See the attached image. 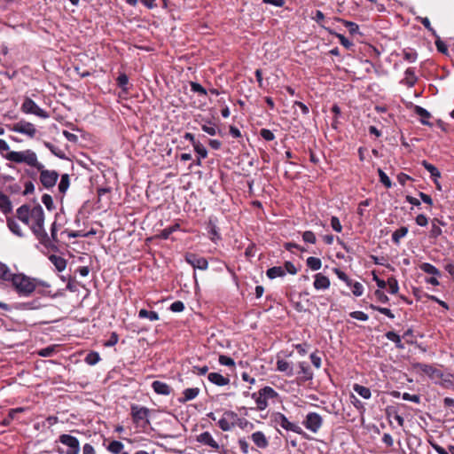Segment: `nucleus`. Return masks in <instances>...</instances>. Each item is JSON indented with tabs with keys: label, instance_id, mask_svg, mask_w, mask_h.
<instances>
[{
	"label": "nucleus",
	"instance_id": "nucleus-1",
	"mask_svg": "<svg viewBox=\"0 0 454 454\" xmlns=\"http://www.w3.org/2000/svg\"><path fill=\"white\" fill-rule=\"evenodd\" d=\"M17 217L23 223L29 226L32 232L44 247L56 250L55 246L44 229V212L40 205L30 207L23 205L17 209Z\"/></svg>",
	"mask_w": 454,
	"mask_h": 454
},
{
	"label": "nucleus",
	"instance_id": "nucleus-2",
	"mask_svg": "<svg viewBox=\"0 0 454 454\" xmlns=\"http://www.w3.org/2000/svg\"><path fill=\"white\" fill-rule=\"evenodd\" d=\"M9 283L19 296L28 297L36 288L37 278L28 277L23 273H14Z\"/></svg>",
	"mask_w": 454,
	"mask_h": 454
},
{
	"label": "nucleus",
	"instance_id": "nucleus-3",
	"mask_svg": "<svg viewBox=\"0 0 454 454\" xmlns=\"http://www.w3.org/2000/svg\"><path fill=\"white\" fill-rule=\"evenodd\" d=\"M4 158L17 164L24 163L35 169L42 168L43 167V163L39 161L37 154L30 149L9 152L4 155Z\"/></svg>",
	"mask_w": 454,
	"mask_h": 454
},
{
	"label": "nucleus",
	"instance_id": "nucleus-4",
	"mask_svg": "<svg viewBox=\"0 0 454 454\" xmlns=\"http://www.w3.org/2000/svg\"><path fill=\"white\" fill-rule=\"evenodd\" d=\"M278 396V392L275 391L271 387H264L257 393H254L252 395V398L254 400L259 411L265 410L268 407L269 400L275 399Z\"/></svg>",
	"mask_w": 454,
	"mask_h": 454
},
{
	"label": "nucleus",
	"instance_id": "nucleus-5",
	"mask_svg": "<svg viewBox=\"0 0 454 454\" xmlns=\"http://www.w3.org/2000/svg\"><path fill=\"white\" fill-rule=\"evenodd\" d=\"M20 109L22 113L26 114H34L42 119H48L50 117V114L47 111L41 108L33 99L28 97L25 98Z\"/></svg>",
	"mask_w": 454,
	"mask_h": 454
},
{
	"label": "nucleus",
	"instance_id": "nucleus-6",
	"mask_svg": "<svg viewBox=\"0 0 454 454\" xmlns=\"http://www.w3.org/2000/svg\"><path fill=\"white\" fill-rule=\"evenodd\" d=\"M36 170L40 173V183L45 189H51L56 185L59 176L56 170L46 169L43 164L42 168Z\"/></svg>",
	"mask_w": 454,
	"mask_h": 454
},
{
	"label": "nucleus",
	"instance_id": "nucleus-7",
	"mask_svg": "<svg viewBox=\"0 0 454 454\" xmlns=\"http://www.w3.org/2000/svg\"><path fill=\"white\" fill-rule=\"evenodd\" d=\"M272 419L276 426L281 427L286 431H291L299 434L303 433L300 426L289 421L288 419L281 412L274 413L272 415Z\"/></svg>",
	"mask_w": 454,
	"mask_h": 454
},
{
	"label": "nucleus",
	"instance_id": "nucleus-8",
	"mask_svg": "<svg viewBox=\"0 0 454 454\" xmlns=\"http://www.w3.org/2000/svg\"><path fill=\"white\" fill-rule=\"evenodd\" d=\"M302 424L309 431L317 433L322 427L323 419L321 415L317 412H309Z\"/></svg>",
	"mask_w": 454,
	"mask_h": 454
},
{
	"label": "nucleus",
	"instance_id": "nucleus-9",
	"mask_svg": "<svg viewBox=\"0 0 454 454\" xmlns=\"http://www.w3.org/2000/svg\"><path fill=\"white\" fill-rule=\"evenodd\" d=\"M238 420V414L232 411H226L223 412L221 419H218V427L223 431H230L235 427Z\"/></svg>",
	"mask_w": 454,
	"mask_h": 454
},
{
	"label": "nucleus",
	"instance_id": "nucleus-10",
	"mask_svg": "<svg viewBox=\"0 0 454 454\" xmlns=\"http://www.w3.org/2000/svg\"><path fill=\"white\" fill-rule=\"evenodd\" d=\"M12 130L27 136L30 138L35 137L37 129L35 126L27 121H20L13 124Z\"/></svg>",
	"mask_w": 454,
	"mask_h": 454
},
{
	"label": "nucleus",
	"instance_id": "nucleus-11",
	"mask_svg": "<svg viewBox=\"0 0 454 454\" xmlns=\"http://www.w3.org/2000/svg\"><path fill=\"white\" fill-rule=\"evenodd\" d=\"M59 440L62 444L69 448L66 454H79L80 442L76 437L70 434H63L59 436Z\"/></svg>",
	"mask_w": 454,
	"mask_h": 454
},
{
	"label": "nucleus",
	"instance_id": "nucleus-12",
	"mask_svg": "<svg viewBox=\"0 0 454 454\" xmlns=\"http://www.w3.org/2000/svg\"><path fill=\"white\" fill-rule=\"evenodd\" d=\"M413 366L417 371L427 374L430 379L434 380H441L443 376L440 370L430 364L417 363Z\"/></svg>",
	"mask_w": 454,
	"mask_h": 454
},
{
	"label": "nucleus",
	"instance_id": "nucleus-13",
	"mask_svg": "<svg viewBox=\"0 0 454 454\" xmlns=\"http://www.w3.org/2000/svg\"><path fill=\"white\" fill-rule=\"evenodd\" d=\"M149 413H150V411L146 407H138L136 405L131 407V415L133 418V421L135 423L144 422L145 424L148 425L149 424V419H148Z\"/></svg>",
	"mask_w": 454,
	"mask_h": 454
},
{
	"label": "nucleus",
	"instance_id": "nucleus-14",
	"mask_svg": "<svg viewBox=\"0 0 454 454\" xmlns=\"http://www.w3.org/2000/svg\"><path fill=\"white\" fill-rule=\"evenodd\" d=\"M185 261L194 269L205 270L208 267V262L206 258L198 256L192 253L186 254Z\"/></svg>",
	"mask_w": 454,
	"mask_h": 454
},
{
	"label": "nucleus",
	"instance_id": "nucleus-15",
	"mask_svg": "<svg viewBox=\"0 0 454 454\" xmlns=\"http://www.w3.org/2000/svg\"><path fill=\"white\" fill-rule=\"evenodd\" d=\"M197 441L199 442H200L201 444L211 447L214 450H219V448H220V445L218 444V442L214 439L212 434L207 431L203 432L200 434H199L197 436Z\"/></svg>",
	"mask_w": 454,
	"mask_h": 454
},
{
	"label": "nucleus",
	"instance_id": "nucleus-16",
	"mask_svg": "<svg viewBox=\"0 0 454 454\" xmlns=\"http://www.w3.org/2000/svg\"><path fill=\"white\" fill-rule=\"evenodd\" d=\"M315 279H314V283H313V286L315 289L317 290H326L330 287V279L328 278V277L321 274V273H317L315 275Z\"/></svg>",
	"mask_w": 454,
	"mask_h": 454
},
{
	"label": "nucleus",
	"instance_id": "nucleus-17",
	"mask_svg": "<svg viewBox=\"0 0 454 454\" xmlns=\"http://www.w3.org/2000/svg\"><path fill=\"white\" fill-rule=\"evenodd\" d=\"M207 379L211 383L218 387H223L230 383V379L228 377L223 376L218 372L208 373Z\"/></svg>",
	"mask_w": 454,
	"mask_h": 454
},
{
	"label": "nucleus",
	"instance_id": "nucleus-18",
	"mask_svg": "<svg viewBox=\"0 0 454 454\" xmlns=\"http://www.w3.org/2000/svg\"><path fill=\"white\" fill-rule=\"evenodd\" d=\"M200 393V389L199 387H190L185 388L183 391L182 397L178 398V402L181 403H184L186 402L192 401L195 399L199 394Z\"/></svg>",
	"mask_w": 454,
	"mask_h": 454
},
{
	"label": "nucleus",
	"instance_id": "nucleus-19",
	"mask_svg": "<svg viewBox=\"0 0 454 454\" xmlns=\"http://www.w3.org/2000/svg\"><path fill=\"white\" fill-rule=\"evenodd\" d=\"M152 388L158 395H168L171 393V387L167 383L160 380H154L152 383Z\"/></svg>",
	"mask_w": 454,
	"mask_h": 454
},
{
	"label": "nucleus",
	"instance_id": "nucleus-20",
	"mask_svg": "<svg viewBox=\"0 0 454 454\" xmlns=\"http://www.w3.org/2000/svg\"><path fill=\"white\" fill-rule=\"evenodd\" d=\"M251 439L253 442L261 449H264L268 446L269 442L265 436V434L261 431H256L252 434Z\"/></svg>",
	"mask_w": 454,
	"mask_h": 454
},
{
	"label": "nucleus",
	"instance_id": "nucleus-21",
	"mask_svg": "<svg viewBox=\"0 0 454 454\" xmlns=\"http://www.w3.org/2000/svg\"><path fill=\"white\" fill-rule=\"evenodd\" d=\"M277 370L278 372H284L288 377L294 375L293 364L284 359L277 360Z\"/></svg>",
	"mask_w": 454,
	"mask_h": 454
},
{
	"label": "nucleus",
	"instance_id": "nucleus-22",
	"mask_svg": "<svg viewBox=\"0 0 454 454\" xmlns=\"http://www.w3.org/2000/svg\"><path fill=\"white\" fill-rule=\"evenodd\" d=\"M298 366L300 368L299 373L302 374L301 380L303 381H309L313 379V372L306 362H299Z\"/></svg>",
	"mask_w": 454,
	"mask_h": 454
},
{
	"label": "nucleus",
	"instance_id": "nucleus-23",
	"mask_svg": "<svg viewBox=\"0 0 454 454\" xmlns=\"http://www.w3.org/2000/svg\"><path fill=\"white\" fill-rule=\"evenodd\" d=\"M49 260L59 272L63 271L67 268V260L59 255L51 254Z\"/></svg>",
	"mask_w": 454,
	"mask_h": 454
},
{
	"label": "nucleus",
	"instance_id": "nucleus-24",
	"mask_svg": "<svg viewBox=\"0 0 454 454\" xmlns=\"http://www.w3.org/2000/svg\"><path fill=\"white\" fill-rule=\"evenodd\" d=\"M266 275L270 279L281 278L285 276V269L282 266H274L267 270Z\"/></svg>",
	"mask_w": 454,
	"mask_h": 454
},
{
	"label": "nucleus",
	"instance_id": "nucleus-25",
	"mask_svg": "<svg viewBox=\"0 0 454 454\" xmlns=\"http://www.w3.org/2000/svg\"><path fill=\"white\" fill-rule=\"evenodd\" d=\"M403 81H404L405 84L408 85L409 87L414 86V84L417 82V77L415 75V72H414L413 68L409 67L405 70Z\"/></svg>",
	"mask_w": 454,
	"mask_h": 454
},
{
	"label": "nucleus",
	"instance_id": "nucleus-26",
	"mask_svg": "<svg viewBox=\"0 0 454 454\" xmlns=\"http://www.w3.org/2000/svg\"><path fill=\"white\" fill-rule=\"evenodd\" d=\"M13 275L14 273L11 271L10 268L5 263L0 262V279L10 282Z\"/></svg>",
	"mask_w": 454,
	"mask_h": 454
},
{
	"label": "nucleus",
	"instance_id": "nucleus-27",
	"mask_svg": "<svg viewBox=\"0 0 454 454\" xmlns=\"http://www.w3.org/2000/svg\"><path fill=\"white\" fill-rule=\"evenodd\" d=\"M421 164L430 173V176L433 178V180L441 177V172L435 166L427 162V160H423Z\"/></svg>",
	"mask_w": 454,
	"mask_h": 454
},
{
	"label": "nucleus",
	"instance_id": "nucleus-28",
	"mask_svg": "<svg viewBox=\"0 0 454 454\" xmlns=\"http://www.w3.org/2000/svg\"><path fill=\"white\" fill-rule=\"evenodd\" d=\"M419 269L425 273L430 274L432 276H441L440 270L429 262H423L419 265Z\"/></svg>",
	"mask_w": 454,
	"mask_h": 454
},
{
	"label": "nucleus",
	"instance_id": "nucleus-29",
	"mask_svg": "<svg viewBox=\"0 0 454 454\" xmlns=\"http://www.w3.org/2000/svg\"><path fill=\"white\" fill-rule=\"evenodd\" d=\"M385 336L388 340L394 342L397 348H400V349L404 348V346L402 342L401 337L396 333H395L393 331H389V332L386 333Z\"/></svg>",
	"mask_w": 454,
	"mask_h": 454
},
{
	"label": "nucleus",
	"instance_id": "nucleus-30",
	"mask_svg": "<svg viewBox=\"0 0 454 454\" xmlns=\"http://www.w3.org/2000/svg\"><path fill=\"white\" fill-rule=\"evenodd\" d=\"M353 389L356 393H357L364 399L371 398L372 393H371V390L369 387L359 385V384H355L353 386Z\"/></svg>",
	"mask_w": 454,
	"mask_h": 454
},
{
	"label": "nucleus",
	"instance_id": "nucleus-31",
	"mask_svg": "<svg viewBox=\"0 0 454 454\" xmlns=\"http://www.w3.org/2000/svg\"><path fill=\"white\" fill-rule=\"evenodd\" d=\"M43 145L51 151V153L55 155L56 157L59 159H65L66 155L63 150H61L59 147L55 146L50 142L44 141Z\"/></svg>",
	"mask_w": 454,
	"mask_h": 454
},
{
	"label": "nucleus",
	"instance_id": "nucleus-32",
	"mask_svg": "<svg viewBox=\"0 0 454 454\" xmlns=\"http://www.w3.org/2000/svg\"><path fill=\"white\" fill-rule=\"evenodd\" d=\"M408 233V228L405 226H403L397 230H395L392 233V241L398 245L400 243V239L403 237H405Z\"/></svg>",
	"mask_w": 454,
	"mask_h": 454
},
{
	"label": "nucleus",
	"instance_id": "nucleus-33",
	"mask_svg": "<svg viewBox=\"0 0 454 454\" xmlns=\"http://www.w3.org/2000/svg\"><path fill=\"white\" fill-rule=\"evenodd\" d=\"M7 226H8L9 230L13 234L17 235L18 237H22L23 236L21 228H20L19 223L16 220H14V219H8L7 220Z\"/></svg>",
	"mask_w": 454,
	"mask_h": 454
},
{
	"label": "nucleus",
	"instance_id": "nucleus-34",
	"mask_svg": "<svg viewBox=\"0 0 454 454\" xmlns=\"http://www.w3.org/2000/svg\"><path fill=\"white\" fill-rule=\"evenodd\" d=\"M123 449V443L119 441H112L106 447V450L112 454H120Z\"/></svg>",
	"mask_w": 454,
	"mask_h": 454
},
{
	"label": "nucleus",
	"instance_id": "nucleus-35",
	"mask_svg": "<svg viewBox=\"0 0 454 454\" xmlns=\"http://www.w3.org/2000/svg\"><path fill=\"white\" fill-rule=\"evenodd\" d=\"M307 266L312 270H318L322 267V262L319 258L310 256L306 260Z\"/></svg>",
	"mask_w": 454,
	"mask_h": 454
},
{
	"label": "nucleus",
	"instance_id": "nucleus-36",
	"mask_svg": "<svg viewBox=\"0 0 454 454\" xmlns=\"http://www.w3.org/2000/svg\"><path fill=\"white\" fill-rule=\"evenodd\" d=\"M138 317L140 318H148L150 321H157L159 320V315L156 311H149L145 309H142L138 312Z\"/></svg>",
	"mask_w": 454,
	"mask_h": 454
},
{
	"label": "nucleus",
	"instance_id": "nucleus-37",
	"mask_svg": "<svg viewBox=\"0 0 454 454\" xmlns=\"http://www.w3.org/2000/svg\"><path fill=\"white\" fill-rule=\"evenodd\" d=\"M415 113L421 117L422 124L431 125L427 121H426V119H429L431 116L430 113L427 109L423 108L422 106H417L415 107Z\"/></svg>",
	"mask_w": 454,
	"mask_h": 454
},
{
	"label": "nucleus",
	"instance_id": "nucleus-38",
	"mask_svg": "<svg viewBox=\"0 0 454 454\" xmlns=\"http://www.w3.org/2000/svg\"><path fill=\"white\" fill-rule=\"evenodd\" d=\"M0 209L6 213L12 209L11 201L6 195L0 192Z\"/></svg>",
	"mask_w": 454,
	"mask_h": 454
},
{
	"label": "nucleus",
	"instance_id": "nucleus-39",
	"mask_svg": "<svg viewBox=\"0 0 454 454\" xmlns=\"http://www.w3.org/2000/svg\"><path fill=\"white\" fill-rule=\"evenodd\" d=\"M69 184H70L69 176L67 174L62 175L61 178H60V182L58 186L59 191L61 193H65L67 191Z\"/></svg>",
	"mask_w": 454,
	"mask_h": 454
},
{
	"label": "nucleus",
	"instance_id": "nucleus-40",
	"mask_svg": "<svg viewBox=\"0 0 454 454\" xmlns=\"http://www.w3.org/2000/svg\"><path fill=\"white\" fill-rule=\"evenodd\" d=\"M201 129L204 132L210 136L216 135L218 130L216 125L212 123L211 121H206L204 124L201 125Z\"/></svg>",
	"mask_w": 454,
	"mask_h": 454
},
{
	"label": "nucleus",
	"instance_id": "nucleus-41",
	"mask_svg": "<svg viewBox=\"0 0 454 454\" xmlns=\"http://www.w3.org/2000/svg\"><path fill=\"white\" fill-rule=\"evenodd\" d=\"M180 229V224L179 223H175L169 227H167L165 229H163L160 232V237L164 239H167L169 238V236L176 231L177 230Z\"/></svg>",
	"mask_w": 454,
	"mask_h": 454
},
{
	"label": "nucleus",
	"instance_id": "nucleus-42",
	"mask_svg": "<svg viewBox=\"0 0 454 454\" xmlns=\"http://www.w3.org/2000/svg\"><path fill=\"white\" fill-rule=\"evenodd\" d=\"M208 232L212 236L211 237L212 241L216 242L217 240H219L221 239V236L218 231V228L212 221H209Z\"/></svg>",
	"mask_w": 454,
	"mask_h": 454
},
{
	"label": "nucleus",
	"instance_id": "nucleus-43",
	"mask_svg": "<svg viewBox=\"0 0 454 454\" xmlns=\"http://www.w3.org/2000/svg\"><path fill=\"white\" fill-rule=\"evenodd\" d=\"M386 283L389 287L390 294H395L398 293L399 286H398V282L395 277L388 278V279Z\"/></svg>",
	"mask_w": 454,
	"mask_h": 454
},
{
	"label": "nucleus",
	"instance_id": "nucleus-44",
	"mask_svg": "<svg viewBox=\"0 0 454 454\" xmlns=\"http://www.w3.org/2000/svg\"><path fill=\"white\" fill-rule=\"evenodd\" d=\"M418 58V54L415 51L413 50H411V49H405L403 50V59L410 62V63H413L416 61Z\"/></svg>",
	"mask_w": 454,
	"mask_h": 454
},
{
	"label": "nucleus",
	"instance_id": "nucleus-45",
	"mask_svg": "<svg viewBox=\"0 0 454 454\" xmlns=\"http://www.w3.org/2000/svg\"><path fill=\"white\" fill-rule=\"evenodd\" d=\"M378 174L380 183L384 184L387 188H390L392 186V182L388 176L381 168L378 169Z\"/></svg>",
	"mask_w": 454,
	"mask_h": 454
},
{
	"label": "nucleus",
	"instance_id": "nucleus-46",
	"mask_svg": "<svg viewBox=\"0 0 454 454\" xmlns=\"http://www.w3.org/2000/svg\"><path fill=\"white\" fill-rule=\"evenodd\" d=\"M340 21L348 29V32L351 35H356V34H357L359 32V27H358V25L356 23L352 22V21H348V20H340Z\"/></svg>",
	"mask_w": 454,
	"mask_h": 454
},
{
	"label": "nucleus",
	"instance_id": "nucleus-47",
	"mask_svg": "<svg viewBox=\"0 0 454 454\" xmlns=\"http://www.w3.org/2000/svg\"><path fill=\"white\" fill-rule=\"evenodd\" d=\"M100 360V356L98 352H90L85 357V362L90 365H95Z\"/></svg>",
	"mask_w": 454,
	"mask_h": 454
},
{
	"label": "nucleus",
	"instance_id": "nucleus-48",
	"mask_svg": "<svg viewBox=\"0 0 454 454\" xmlns=\"http://www.w3.org/2000/svg\"><path fill=\"white\" fill-rule=\"evenodd\" d=\"M42 202L49 211H51L55 208L53 199L50 194H43L42 196Z\"/></svg>",
	"mask_w": 454,
	"mask_h": 454
},
{
	"label": "nucleus",
	"instance_id": "nucleus-49",
	"mask_svg": "<svg viewBox=\"0 0 454 454\" xmlns=\"http://www.w3.org/2000/svg\"><path fill=\"white\" fill-rule=\"evenodd\" d=\"M56 351L55 346H49L44 348H41L38 350L37 354L42 357H49L51 356Z\"/></svg>",
	"mask_w": 454,
	"mask_h": 454
},
{
	"label": "nucleus",
	"instance_id": "nucleus-50",
	"mask_svg": "<svg viewBox=\"0 0 454 454\" xmlns=\"http://www.w3.org/2000/svg\"><path fill=\"white\" fill-rule=\"evenodd\" d=\"M442 233V231L439 225H436V221L431 222V230H430V237L436 239L439 236H441Z\"/></svg>",
	"mask_w": 454,
	"mask_h": 454
},
{
	"label": "nucleus",
	"instance_id": "nucleus-51",
	"mask_svg": "<svg viewBox=\"0 0 454 454\" xmlns=\"http://www.w3.org/2000/svg\"><path fill=\"white\" fill-rule=\"evenodd\" d=\"M190 86H191V90L193 92L199 93L200 95H207V90L198 82H191Z\"/></svg>",
	"mask_w": 454,
	"mask_h": 454
},
{
	"label": "nucleus",
	"instance_id": "nucleus-52",
	"mask_svg": "<svg viewBox=\"0 0 454 454\" xmlns=\"http://www.w3.org/2000/svg\"><path fill=\"white\" fill-rule=\"evenodd\" d=\"M371 308L373 309V310H377L379 311L380 313L381 314H384L385 316H387V317L393 319L395 318V315L392 313V311L387 309V308H382V307H379V306H375V305H371Z\"/></svg>",
	"mask_w": 454,
	"mask_h": 454
},
{
	"label": "nucleus",
	"instance_id": "nucleus-53",
	"mask_svg": "<svg viewBox=\"0 0 454 454\" xmlns=\"http://www.w3.org/2000/svg\"><path fill=\"white\" fill-rule=\"evenodd\" d=\"M219 364L221 365H224V366H228V367H231V366L235 365L234 360L231 357L224 356V355H221L219 356Z\"/></svg>",
	"mask_w": 454,
	"mask_h": 454
},
{
	"label": "nucleus",
	"instance_id": "nucleus-54",
	"mask_svg": "<svg viewBox=\"0 0 454 454\" xmlns=\"http://www.w3.org/2000/svg\"><path fill=\"white\" fill-rule=\"evenodd\" d=\"M349 316L352 318L356 319V320H360V321H367L368 318H369V317H368V315L366 313H364L363 311H359V310L350 312Z\"/></svg>",
	"mask_w": 454,
	"mask_h": 454
},
{
	"label": "nucleus",
	"instance_id": "nucleus-55",
	"mask_svg": "<svg viewBox=\"0 0 454 454\" xmlns=\"http://www.w3.org/2000/svg\"><path fill=\"white\" fill-rule=\"evenodd\" d=\"M302 239L305 242L310 243V244H315L317 241L316 235L314 234L313 231H306L303 232Z\"/></svg>",
	"mask_w": 454,
	"mask_h": 454
},
{
	"label": "nucleus",
	"instance_id": "nucleus-56",
	"mask_svg": "<svg viewBox=\"0 0 454 454\" xmlns=\"http://www.w3.org/2000/svg\"><path fill=\"white\" fill-rule=\"evenodd\" d=\"M193 148L194 151L199 154L200 159H205L207 156V151L206 147L200 143L196 144Z\"/></svg>",
	"mask_w": 454,
	"mask_h": 454
},
{
	"label": "nucleus",
	"instance_id": "nucleus-57",
	"mask_svg": "<svg viewBox=\"0 0 454 454\" xmlns=\"http://www.w3.org/2000/svg\"><path fill=\"white\" fill-rule=\"evenodd\" d=\"M355 296H361L364 293V286L361 283L355 281L352 287H350Z\"/></svg>",
	"mask_w": 454,
	"mask_h": 454
},
{
	"label": "nucleus",
	"instance_id": "nucleus-58",
	"mask_svg": "<svg viewBox=\"0 0 454 454\" xmlns=\"http://www.w3.org/2000/svg\"><path fill=\"white\" fill-rule=\"evenodd\" d=\"M260 136L266 141H272L275 139V135L268 129H262L260 130Z\"/></svg>",
	"mask_w": 454,
	"mask_h": 454
},
{
	"label": "nucleus",
	"instance_id": "nucleus-59",
	"mask_svg": "<svg viewBox=\"0 0 454 454\" xmlns=\"http://www.w3.org/2000/svg\"><path fill=\"white\" fill-rule=\"evenodd\" d=\"M331 227L336 232H341L342 225L340 222V219L337 216L331 217Z\"/></svg>",
	"mask_w": 454,
	"mask_h": 454
},
{
	"label": "nucleus",
	"instance_id": "nucleus-60",
	"mask_svg": "<svg viewBox=\"0 0 454 454\" xmlns=\"http://www.w3.org/2000/svg\"><path fill=\"white\" fill-rule=\"evenodd\" d=\"M283 268L285 269V275L289 273L291 275H295L297 273V269L295 265L291 262H286Z\"/></svg>",
	"mask_w": 454,
	"mask_h": 454
},
{
	"label": "nucleus",
	"instance_id": "nucleus-61",
	"mask_svg": "<svg viewBox=\"0 0 454 454\" xmlns=\"http://www.w3.org/2000/svg\"><path fill=\"white\" fill-rule=\"evenodd\" d=\"M184 309V304L181 301H176L170 305V310L173 312H182Z\"/></svg>",
	"mask_w": 454,
	"mask_h": 454
},
{
	"label": "nucleus",
	"instance_id": "nucleus-62",
	"mask_svg": "<svg viewBox=\"0 0 454 454\" xmlns=\"http://www.w3.org/2000/svg\"><path fill=\"white\" fill-rule=\"evenodd\" d=\"M402 398L405 401H410L415 403L420 402V397L418 395H411L409 393H403Z\"/></svg>",
	"mask_w": 454,
	"mask_h": 454
},
{
	"label": "nucleus",
	"instance_id": "nucleus-63",
	"mask_svg": "<svg viewBox=\"0 0 454 454\" xmlns=\"http://www.w3.org/2000/svg\"><path fill=\"white\" fill-rule=\"evenodd\" d=\"M57 231H58V229H57V223L56 222H54L51 226V237H49L51 239V241L56 246V243L59 241L58 238H57Z\"/></svg>",
	"mask_w": 454,
	"mask_h": 454
},
{
	"label": "nucleus",
	"instance_id": "nucleus-64",
	"mask_svg": "<svg viewBox=\"0 0 454 454\" xmlns=\"http://www.w3.org/2000/svg\"><path fill=\"white\" fill-rule=\"evenodd\" d=\"M415 222L418 225L424 227L427 225L428 219L425 215L420 214L416 216Z\"/></svg>",
	"mask_w": 454,
	"mask_h": 454
}]
</instances>
